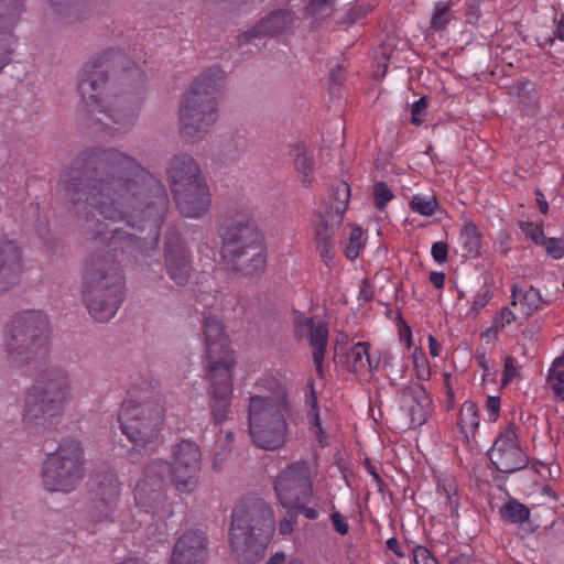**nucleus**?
<instances>
[{
	"label": "nucleus",
	"instance_id": "4468645a",
	"mask_svg": "<svg viewBox=\"0 0 564 564\" xmlns=\"http://www.w3.org/2000/svg\"><path fill=\"white\" fill-rule=\"evenodd\" d=\"M274 490L283 507L297 501H310L313 495V482L308 464L304 460L290 464L276 476Z\"/></svg>",
	"mask_w": 564,
	"mask_h": 564
},
{
	"label": "nucleus",
	"instance_id": "5701e85b",
	"mask_svg": "<svg viewBox=\"0 0 564 564\" xmlns=\"http://www.w3.org/2000/svg\"><path fill=\"white\" fill-rule=\"evenodd\" d=\"M166 173L171 187L182 186L205 178L197 161L191 154L184 152L177 153L170 159Z\"/></svg>",
	"mask_w": 564,
	"mask_h": 564
},
{
	"label": "nucleus",
	"instance_id": "774afa93",
	"mask_svg": "<svg viewBox=\"0 0 564 564\" xmlns=\"http://www.w3.org/2000/svg\"><path fill=\"white\" fill-rule=\"evenodd\" d=\"M387 546L389 550H391L397 556H403V553L401 552L399 542L395 538H390L387 541Z\"/></svg>",
	"mask_w": 564,
	"mask_h": 564
},
{
	"label": "nucleus",
	"instance_id": "c9c22d12",
	"mask_svg": "<svg viewBox=\"0 0 564 564\" xmlns=\"http://www.w3.org/2000/svg\"><path fill=\"white\" fill-rule=\"evenodd\" d=\"M410 207L422 216H431L438 208V202L433 194H415L411 199Z\"/></svg>",
	"mask_w": 564,
	"mask_h": 564
},
{
	"label": "nucleus",
	"instance_id": "4d7b16f0",
	"mask_svg": "<svg viewBox=\"0 0 564 564\" xmlns=\"http://www.w3.org/2000/svg\"><path fill=\"white\" fill-rule=\"evenodd\" d=\"M492 295L494 294L490 290H486L484 293L478 294L473 302L470 311L478 313L492 299Z\"/></svg>",
	"mask_w": 564,
	"mask_h": 564
},
{
	"label": "nucleus",
	"instance_id": "13d9d810",
	"mask_svg": "<svg viewBox=\"0 0 564 564\" xmlns=\"http://www.w3.org/2000/svg\"><path fill=\"white\" fill-rule=\"evenodd\" d=\"M311 394H312L311 395V400L307 401L311 404V410H310L311 423L314 424L315 426H317L319 431H322V429H321V421H319V414H318V411H317V398H316L315 392H314L313 389L311 391Z\"/></svg>",
	"mask_w": 564,
	"mask_h": 564
},
{
	"label": "nucleus",
	"instance_id": "ea45409f",
	"mask_svg": "<svg viewBox=\"0 0 564 564\" xmlns=\"http://www.w3.org/2000/svg\"><path fill=\"white\" fill-rule=\"evenodd\" d=\"M449 21V4L446 2L435 3L434 11L432 14L430 28L434 31L445 29Z\"/></svg>",
	"mask_w": 564,
	"mask_h": 564
},
{
	"label": "nucleus",
	"instance_id": "f8f14e48",
	"mask_svg": "<svg viewBox=\"0 0 564 564\" xmlns=\"http://www.w3.org/2000/svg\"><path fill=\"white\" fill-rule=\"evenodd\" d=\"M170 477L173 479V470L167 460L156 458L145 465L142 478L134 489V517L139 518L140 524H150L160 514L166 500Z\"/></svg>",
	"mask_w": 564,
	"mask_h": 564
},
{
	"label": "nucleus",
	"instance_id": "b1692460",
	"mask_svg": "<svg viewBox=\"0 0 564 564\" xmlns=\"http://www.w3.org/2000/svg\"><path fill=\"white\" fill-rule=\"evenodd\" d=\"M300 327H304L308 330L310 345L313 348V361L316 371L322 377L323 361L328 341L327 324L322 321L315 323L313 317H303V321L296 324V335L300 334Z\"/></svg>",
	"mask_w": 564,
	"mask_h": 564
},
{
	"label": "nucleus",
	"instance_id": "a19ab883",
	"mask_svg": "<svg viewBox=\"0 0 564 564\" xmlns=\"http://www.w3.org/2000/svg\"><path fill=\"white\" fill-rule=\"evenodd\" d=\"M372 195H373L375 206L379 210H383L386 208V206L388 205V203L390 200H392V198L394 197L392 191L382 181L375 183L373 188H372Z\"/></svg>",
	"mask_w": 564,
	"mask_h": 564
},
{
	"label": "nucleus",
	"instance_id": "3c124183",
	"mask_svg": "<svg viewBox=\"0 0 564 564\" xmlns=\"http://www.w3.org/2000/svg\"><path fill=\"white\" fill-rule=\"evenodd\" d=\"M308 501H297V503L294 505H288V509L293 510L295 513H301L305 518L310 520H315L318 518V511L314 508L306 507L305 503Z\"/></svg>",
	"mask_w": 564,
	"mask_h": 564
},
{
	"label": "nucleus",
	"instance_id": "680f3d73",
	"mask_svg": "<svg viewBox=\"0 0 564 564\" xmlns=\"http://www.w3.org/2000/svg\"><path fill=\"white\" fill-rule=\"evenodd\" d=\"M558 39L561 41H564V20L561 19L558 22H557V25H556V31H555V36H549L544 40V44H549V45H552L554 43V40Z\"/></svg>",
	"mask_w": 564,
	"mask_h": 564
},
{
	"label": "nucleus",
	"instance_id": "a18cd8bd",
	"mask_svg": "<svg viewBox=\"0 0 564 564\" xmlns=\"http://www.w3.org/2000/svg\"><path fill=\"white\" fill-rule=\"evenodd\" d=\"M344 236H347L348 247H362L368 242H373L370 240L369 232H366V237L364 238L362 229L359 226H348L345 228Z\"/></svg>",
	"mask_w": 564,
	"mask_h": 564
},
{
	"label": "nucleus",
	"instance_id": "bb28decb",
	"mask_svg": "<svg viewBox=\"0 0 564 564\" xmlns=\"http://www.w3.org/2000/svg\"><path fill=\"white\" fill-rule=\"evenodd\" d=\"M165 270L177 285H185L192 272V261L186 249H165Z\"/></svg>",
	"mask_w": 564,
	"mask_h": 564
},
{
	"label": "nucleus",
	"instance_id": "37998d69",
	"mask_svg": "<svg viewBox=\"0 0 564 564\" xmlns=\"http://www.w3.org/2000/svg\"><path fill=\"white\" fill-rule=\"evenodd\" d=\"M460 240L463 247H479L481 245V234L476 225L467 221L460 229Z\"/></svg>",
	"mask_w": 564,
	"mask_h": 564
},
{
	"label": "nucleus",
	"instance_id": "a211bd4d",
	"mask_svg": "<svg viewBox=\"0 0 564 564\" xmlns=\"http://www.w3.org/2000/svg\"><path fill=\"white\" fill-rule=\"evenodd\" d=\"M24 0H0V72L11 62L17 39L12 29L20 20Z\"/></svg>",
	"mask_w": 564,
	"mask_h": 564
},
{
	"label": "nucleus",
	"instance_id": "20e7f679",
	"mask_svg": "<svg viewBox=\"0 0 564 564\" xmlns=\"http://www.w3.org/2000/svg\"><path fill=\"white\" fill-rule=\"evenodd\" d=\"M275 528L273 511L261 498L239 500L231 513L229 541L239 563L260 561L272 539Z\"/></svg>",
	"mask_w": 564,
	"mask_h": 564
},
{
	"label": "nucleus",
	"instance_id": "58836bf2",
	"mask_svg": "<svg viewBox=\"0 0 564 564\" xmlns=\"http://www.w3.org/2000/svg\"><path fill=\"white\" fill-rule=\"evenodd\" d=\"M336 0H310L306 13L316 19H325L334 11Z\"/></svg>",
	"mask_w": 564,
	"mask_h": 564
},
{
	"label": "nucleus",
	"instance_id": "e433bc0d",
	"mask_svg": "<svg viewBox=\"0 0 564 564\" xmlns=\"http://www.w3.org/2000/svg\"><path fill=\"white\" fill-rule=\"evenodd\" d=\"M369 355V344L359 341L355 344L347 354L350 369L354 372L362 371L366 369V358Z\"/></svg>",
	"mask_w": 564,
	"mask_h": 564
},
{
	"label": "nucleus",
	"instance_id": "4c0bfd02",
	"mask_svg": "<svg viewBox=\"0 0 564 564\" xmlns=\"http://www.w3.org/2000/svg\"><path fill=\"white\" fill-rule=\"evenodd\" d=\"M520 227L525 237L530 238V240L535 245H542L544 247H556L561 241L557 238H550L547 241H545L543 229L540 225H535L533 223H521Z\"/></svg>",
	"mask_w": 564,
	"mask_h": 564
},
{
	"label": "nucleus",
	"instance_id": "72a5a7b5",
	"mask_svg": "<svg viewBox=\"0 0 564 564\" xmlns=\"http://www.w3.org/2000/svg\"><path fill=\"white\" fill-rule=\"evenodd\" d=\"M517 447H520V445L516 432V424L509 423L507 429L501 432L497 440L494 442L488 455L495 453L500 454Z\"/></svg>",
	"mask_w": 564,
	"mask_h": 564
},
{
	"label": "nucleus",
	"instance_id": "dca6fc26",
	"mask_svg": "<svg viewBox=\"0 0 564 564\" xmlns=\"http://www.w3.org/2000/svg\"><path fill=\"white\" fill-rule=\"evenodd\" d=\"M91 509L97 521H116V511L120 497V484L112 471H99L94 479Z\"/></svg>",
	"mask_w": 564,
	"mask_h": 564
},
{
	"label": "nucleus",
	"instance_id": "f03ea898",
	"mask_svg": "<svg viewBox=\"0 0 564 564\" xmlns=\"http://www.w3.org/2000/svg\"><path fill=\"white\" fill-rule=\"evenodd\" d=\"M80 294L90 317L107 323L126 297V275L118 249H94L84 260Z\"/></svg>",
	"mask_w": 564,
	"mask_h": 564
},
{
	"label": "nucleus",
	"instance_id": "39448f33",
	"mask_svg": "<svg viewBox=\"0 0 564 564\" xmlns=\"http://www.w3.org/2000/svg\"><path fill=\"white\" fill-rule=\"evenodd\" d=\"M203 334L206 347V369L210 380L207 391L208 404L213 421L216 424H221L229 419L231 413L232 350L224 326L217 317L208 316L204 319Z\"/></svg>",
	"mask_w": 564,
	"mask_h": 564
},
{
	"label": "nucleus",
	"instance_id": "6e6d98bb",
	"mask_svg": "<svg viewBox=\"0 0 564 564\" xmlns=\"http://www.w3.org/2000/svg\"><path fill=\"white\" fill-rule=\"evenodd\" d=\"M330 519H332V522H333V525H334L335 530L339 534L346 535L348 533L349 525L346 522V520L344 519V517L338 511L332 513Z\"/></svg>",
	"mask_w": 564,
	"mask_h": 564
},
{
	"label": "nucleus",
	"instance_id": "412c9836",
	"mask_svg": "<svg viewBox=\"0 0 564 564\" xmlns=\"http://www.w3.org/2000/svg\"><path fill=\"white\" fill-rule=\"evenodd\" d=\"M206 536L200 530L184 532L175 542L170 564H200L206 557Z\"/></svg>",
	"mask_w": 564,
	"mask_h": 564
},
{
	"label": "nucleus",
	"instance_id": "69168bd1",
	"mask_svg": "<svg viewBox=\"0 0 564 564\" xmlns=\"http://www.w3.org/2000/svg\"><path fill=\"white\" fill-rule=\"evenodd\" d=\"M429 348H430V354L433 357H437L440 355L442 346L437 341V339L432 335L429 336Z\"/></svg>",
	"mask_w": 564,
	"mask_h": 564
},
{
	"label": "nucleus",
	"instance_id": "c03bdc74",
	"mask_svg": "<svg viewBox=\"0 0 564 564\" xmlns=\"http://www.w3.org/2000/svg\"><path fill=\"white\" fill-rule=\"evenodd\" d=\"M516 319L514 314L508 307H503L494 318L492 325L485 333L486 336L494 335L503 329Z\"/></svg>",
	"mask_w": 564,
	"mask_h": 564
},
{
	"label": "nucleus",
	"instance_id": "2f4dec72",
	"mask_svg": "<svg viewBox=\"0 0 564 564\" xmlns=\"http://www.w3.org/2000/svg\"><path fill=\"white\" fill-rule=\"evenodd\" d=\"M500 516L510 523H523L530 518V509L516 499H510L500 508Z\"/></svg>",
	"mask_w": 564,
	"mask_h": 564
},
{
	"label": "nucleus",
	"instance_id": "79ce46f5",
	"mask_svg": "<svg viewBox=\"0 0 564 564\" xmlns=\"http://www.w3.org/2000/svg\"><path fill=\"white\" fill-rule=\"evenodd\" d=\"M522 305L527 307L524 311L525 315H532L538 311L542 303H544L540 291L533 286H530L524 293L521 292Z\"/></svg>",
	"mask_w": 564,
	"mask_h": 564
},
{
	"label": "nucleus",
	"instance_id": "9d476101",
	"mask_svg": "<svg viewBox=\"0 0 564 564\" xmlns=\"http://www.w3.org/2000/svg\"><path fill=\"white\" fill-rule=\"evenodd\" d=\"M249 431L253 443L262 449L275 451L286 442L290 408L283 391L249 402Z\"/></svg>",
	"mask_w": 564,
	"mask_h": 564
},
{
	"label": "nucleus",
	"instance_id": "8fccbe9b",
	"mask_svg": "<svg viewBox=\"0 0 564 564\" xmlns=\"http://www.w3.org/2000/svg\"><path fill=\"white\" fill-rule=\"evenodd\" d=\"M104 59L115 65H121L126 70L130 69L133 63L127 58V56L119 51H108L104 54Z\"/></svg>",
	"mask_w": 564,
	"mask_h": 564
},
{
	"label": "nucleus",
	"instance_id": "603ef678",
	"mask_svg": "<svg viewBox=\"0 0 564 564\" xmlns=\"http://www.w3.org/2000/svg\"><path fill=\"white\" fill-rule=\"evenodd\" d=\"M414 561L416 564H438L430 551L422 545H417L414 549Z\"/></svg>",
	"mask_w": 564,
	"mask_h": 564
},
{
	"label": "nucleus",
	"instance_id": "de8ad7c7",
	"mask_svg": "<svg viewBox=\"0 0 564 564\" xmlns=\"http://www.w3.org/2000/svg\"><path fill=\"white\" fill-rule=\"evenodd\" d=\"M519 368L517 366V360L513 357L508 356L505 359L503 375L501 379V384L505 387L509 384L514 378L519 376Z\"/></svg>",
	"mask_w": 564,
	"mask_h": 564
},
{
	"label": "nucleus",
	"instance_id": "0eeeda50",
	"mask_svg": "<svg viewBox=\"0 0 564 564\" xmlns=\"http://www.w3.org/2000/svg\"><path fill=\"white\" fill-rule=\"evenodd\" d=\"M78 93L91 116V127L102 126L110 134L128 132L137 122L140 100L113 95L104 70H94L78 83Z\"/></svg>",
	"mask_w": 564,
	"mask_h": 564
},
{
	"label": "nucleus",
	"instance_id": "864d4df0",
	"mask_svg": "<svg viewBox=\"0 0 564 564\" xmlns=\"http://www.w3.org/2000/svg\"><path fill=\"white\" fill-rule=\"evenodd\" d=\"M501 400L499 397H488L486 408L488 410V420L496 422L499 416Z\"/></svg>",
	"mask_w": 564,
	"mask_h": 564
},
{
	"label": "nucleus",
	"instance_id": "f704fd0d",
	"mask_svg": "<svg viewBox=\"0 0 564 564\" xmlns=\"http://www.w3.org/2000/svg\"><path fill=\"white\" fill-rule=\"evenodd\" d=\"M458 425L464 433H467V429H469L471 432L476 431V429L479 426V415L476 403L473 401L464 402L458 416Z\"/></svg>",
	"mask_w": 564,
	"mask_h": 564
},
{
	"label": "nucleus",
	"instance_id": "4be33fe9",
	"mask_svg": "<svg viewBox=\"0 0 564 564\" xmlns=\"http://www.w3.org/2000/svg\"><path fill=\"white\" fill-rule=\"evenodd\" d=\"M431 403V398L421 383L401 389V409L410 415L412 426H421L427 421Z\"/></svg>",
	"mask_w": 564,
	"mask_h": 564
},
{
	"label": "nucleus",
	"instance_id": "49530a36",
	"mask_svg": "<svg viewBox=\"0 0 564 564\" xmlns=\"http://www.w3.org/2000/svg\"><path fill=\"white\" fill-rule=\"evenodd\" d=\"M547 383L554 391L555 395L564 401V370L550 369Z\"/></svg>",
	"mask_w": 564,
	"mask_h": 564
},
{
	"label": "nucleus",
	"instance_id": "7ed1b4c3",
	"mask_svg": "<svg viewBox=\"0 0 564 564\" xmlns=\"http://www.w3.org/2000/svg\"><path fill=\"white\" fill-rule=\"evenodd\" d=\"M164 416L165 409L158 392L149 389L129 391L118 421L122 433L132 443L127 451V457L132 464L156 452Z\"/></svg>",
	"mask_w": 564,
	"mask_h": 564
},
{
	"label": "nucleus",
	"instance_id": "f257e3e1",
	"mask_svg": "<svg viewBox=\"0 0 564 564\" xmlns=\"http://www.w3.org/2000/svg\"><path fill=\"white\" fill-rule=\"evenodd\" d=\"M91 242L145 247L158 242V221L167 209L164 185L116 148L82 151L58 183Z\"/></svg>",
	"mask_w": 564,
	"mask_h": 564
},
{
	"label": "nucleus",
	"instance_id": "cd10ccee",
	"mask_svg": "<svg viewBox=\"0 0 564 564\" xmlns=\"http://www.w3.org/2000/svg\"><path fill=\"white\" fill-rule=\"evenodd\" d=\"M490 463L500 473L512 474L524 469L529 464L528 456L521 447L502 453L489 454Z\"/></svg>",
	"mask_w": 564,
	"mask_h": 564
},
{
	"label": "nucleus",
	"instance_id": "9b49d317",
	"mask_svg": "<svg viewBox=\"0 0 564 564\" xmlns=\"http://www.w3.org/2000/svg\"><path fill=\"white\" fill-rule=\"evenodd\" d=\"M84 449L75 438H64L43 463L42 482L51 492L68 494L84 478Z\"/></svg>",
	"mask_w": 564,
	"mask_h": 564
},
{
	"label": "nucleus",
	"instance_id": "c756f323",
	"mask_svg": "<svg viewBox=\"0 0 564 564\" xmlns=\"http://www.w3.org/2000/svg\"><path fill=\"white\" fill-rule=\"evenodd\" d=\"M340 224H335L328 212L318 209L317 221L315 223V240L317 246L327 247Z\"/></svg>",
	"mask_w": 564,
	"mask_h": 564
},
{
	"label": "nucleus",
	"instance_id": "7c9ffc66",
	"mask_svg": "<svg viewBox=\"0 0 564 564\" xmlns=\"http://www.w3.org/2000/svg\"><path fill=\"white\" fill-rule=\"evenodd\" d=\"M241 149L239 142L234 138L220 140L213 149L214 158L224 164L237 161L240 158Z\"/></svg>",
	"mask_w": 564,
	"mask_h": 564
},
{
	"label": "nucleus",
	"instance_id": "e2e57ef3",
	"mask_svg": "<svg viewBox=\"0 0 564 564\" xmlns=\"http://www.w3.org/2000/svg\"><path fill=\"white\" fill-rule=\"evenodd\" d=\"M534 194L536 196V205L539 207V210L541 212V214H546L549 210V204L543 193L540 189H535Z\"/></svg>",
	"mask_w": 564,
	"mask_h": 564
},
{
	"label": "nucleus",
	"instance_id": "aec40b11",
	"mask_svg": "<svg viewBox=\"0 0 564 564\" xmlns=\"http://www.w3.org/2000/svg\"><path fill=\"white\" fill-rule=\"evenodd\" d=\"M219 253L229 270L245 276L261 273L267 265L264 249H220Z\"/></svg>",
	"mask_w": 564,
	"mask_h": 564
},
{
	"label": "nucleus",
	"instance_id": "2eb2a0df",
	"mask_svg": "<svg viewBox=\"0 0 564 564\" xmlns=\"http://www.w3.org/2000/svg\"><path fill=\"white\" fill-rule=\"evenodd\" d=\"M173 482L181 492H192L198 481L202 453L195 442L183 440L173 447Z\"/></svg>",
	"mask_w": 564,
	"mask_h": 564
},
{
	"label": "nucleus",
	"instance_id": "ddd939ff",
	"mask_svg": "<svg viewBox=\"0 0 564 564\" xmlns=\"http://www.w3.org/2000/svg\"><path fill=\"white\" fill-rule=\"evenodd\" d=\"M217 235L223 247H262L270 243L267 234L245 210L224 214L218 220Z\"/></svg>",
	"mask_w": 564,
	"mask_h": 564
},
{
	"label": "nucleus",
	"instance_id": "1a4fd4ad",
	"mask_svg": "<svg viewBox=\"0 0 564 564\" xmlns=\"http://www.w3.org/2000/svg\"><path fill=\"white\" fill-rule=\"evenodd\" d=\"M48 319L41 311H24L7 325L3 346L9 361L18 368L42 364L48 352Z\"/></svg>",
	"mask_w": 564,
	"mask_h": 564
},
{
	"label": "nucleus",
	"instance_id": "0e129e2a",
	"mask_svg": "<svg viewBox=\"0 0 564 564\" xmlns=\"http://www.w3.org/2000/svg\"><path fill=\"white\" fill-rule=\"evenodd\" d=\"M430 281L436 289H442L445 282V274L443 272H431Z\"/></svg>",
	"mask_w": 564,
	"mask_h": 564
},
{
	"label": "nucleus",
	"instance_id": "c85d7f7f",
	"mask_svg": "<svg viewBox=\"0 0 564 564\" xmlns=\"http://www.w3.org/2000/svg\"><path fill=\"white\" fill-rule=\"evenodd\" d=\"M291 155L293 156L294 166L301 175L302 184L305 187L311 186L313 182L311 175L314 167V160L312 153L308 151L305 144L297 143L293 145L291 150Z\"/></svg>",
	"mask_w": 564,
	"mask_h": 564
},
{
	"label": "nucleus",
	"instance_id": "052dcab7",
	"mask_svg": "<svg viewBox=\"0 0 564 564\" xmlns=\"http://www.w3.org/2000/svg\"><path fill=\"white\" fill-rule=\"evenodd\" d=\"M373 297V289L368 280H362V284L359 292V300H364L366 302L370 301Z\"/></svg>",
	"mask_w": 564,
	"mask_h": 564
},
{
	"label": "nucleus",
	"instance_id": "09e8293b",
	"mask_svg": "<svg viewBox=\"0 0 564 564\" xmlns=\"http://www.w3.org/2000/svg\"><path fill=\"white\" fill-rule=\"evenodd\" d=\"M426 107H427L426 97H421L419 100H416L411 106V113H412L411 122L413 124L419 126L423 122V120H424L423 117L425 115Z\"/></svg>",
	"mask_w": 564,
	"mask_h": 564
},
{
	"label": "nucleus",
	"instance_id": "338daca9",
	"mask_svg": "<svg viewBox=\"0 0 564 564\" xmlns=\"http://www.w3.org/2000/svg\"><path fill=\"white\" fill-rule=\"evenodd\" d=\"M432 256L436 262L443 263L447 261L448 249H432Z\"/></svg>",
	"mask_w": 564,
	"mask_h": 564
},
{
	"label": "nucleus",
	"instance_id": "a878e982",
	"mask_svg": "<svg viewBox=\"0 0 564 564\" xmlns=\"http://www.w3.org/2000/svg\"><path fill=\"white\" fill-rule=\"evenodd\" d=\"M350 199V186L344 181L335 182L328 198L319 206V210L328 212L335 224H341Z\"/></svg>",
	"mask_w": 564,
	"mask_h": 564
},
{
	"label": "nucleus",
	"instance_id": "f3484780",
	"mask_svg": "<svg viewBox=\"0 0 564 564\" xmlns=\"http://www.w3.org/2000/svg\"><path fill=\"white\" fill-rule=\"evenodd\" d=\"M171 189L180 212L185 217L198 218L208 212L210 195L205 178L171 187Z\"/></svg>",
	"mask_w": 564,
	"mask_h": 564
},
{
	"label": "nucleus",
	"instance_id": "423d86ee",
	"mask_svg": "<svg viewBox=\"0 0 564 564\" xmlns=\"http://www.w3.org/2000/svg\"><path fill=\"white\" fill-rule=\"evenodd\" d=\"M69 399L67 373L59 368L42 371L26 390L22 423L29 434L43 435L59 424Z\"/></svg>",
	"mask_w": 564,
	"mask_h": 564
},
{
	"label": "nucleus",
	"instance_id": "bf43d9fd",
	"mask_svg": "<svg viewBox=\"0 0 564 564\" xmlns=\"http://www.w3.org/2000/svg\"><path fill=\"white\" fill-rule=\"evenodd\" d=\"M183 243L182 236L176 229H170L166 232L165 247H180Z\"/></svg>",
	"mask_w": 564,
	"mask_h": 564
},
{
	"label": "nucleus",
	"instance_id": "473e14b6",
	"mask_svg": "<svg viewBox=\"0 0 564 564\" xmlns=\"http://www.w3.org/2000/svg\"><path fill=\"white\" fill-rule=\"evenodd\" d=\"M48 2L58 14L69 22L84 17L85 7L83 0H48Z\"/></svg>",
	"mask_w": 564,
	"mask_h": 564
},
{
	"label": "nucleus",
	"instance_id": "5fc2aeb1",
	"mask_svg": "<svg viewBox=\"0 0 564 564\" xmlns=\"http://www.w3.org/2000/svg\"><path fill=\"white\" fill-rule=\"evenodd\" d=\"M414 366L419 379L427 380L430 378V369L427 367V360L424 356L421 358L414 357Z\"/></svg>",
	"mask_w": 564,
	"mask_h": 564
},
{
	"label": "nucleus",
	"instance_id": "393cba45",
	"mask_svg": "<svg viewBox=\"0 0 564 564\" xmlns=\"http://www.w3.org/2000/svg\"><path fill=\"white\" fill-rule=\"evenodd\" d=\"M23 272L20 249H0V295L15 288Z\"/></svg>",
	"mask_w": 564,
	"mask_h": 564
},
{
	"label": "nucleus",
	"instance_id": "6e6552de",
	"mask_svg": "<svg viewBox=\"0 0 564 564\" xmlns=\"http://www.w3.org/2000/svg\"><path fill=\"white\" fill-rule=\"evenodd\" d=\"M224 80V72L218 67H210L184 94L178 109L180 133L183 139L194 141L203 138L217 121V98Z\"/></svg>",
	"mask_w": 564,
	"mask_h": 564
},
{
	"label": "nucleus",
	"instance_id": "6ab92c4d",
	"mask_svg": "<svg viewBox=\"0 0 564 564\" xmlns=\"http://www.w3.org/2000/svg\"><path fill=\"white\" fill-rule=\"evenodd\" d=\"M295 21V17L288 10H276L270 12L265 18L261 19L251 30L241 34L238 39L240 47L253 44L256 51L260 50L256 40L262 36H272L288 31Z\"/></svg>",
	"mask_w": 564,
	"mask_h": 564
}]
</instances>
